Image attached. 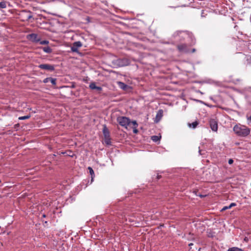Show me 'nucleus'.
<instances>
[{
  "label": "nucleus",
  "instance_id": "obj_1",
  "mask_svg": "<svg viewBox=\"0 0 251 251\" xmlns=\"http://www.w3.org/2000/svg\"><path fill=\"white\" fill-rule=\"evenodd\" d=\"M233 131L239 136L246 137L250 133V129L242 125H236L233 127Z\"/></svg>",
  "mask_w": 251,
  "mask_h": 251
},
{
  "label": "nucleus",
  "instance_id": "obj_2",
  "mask_svg": "<svg viewBox=\"0 0 251 251\" xmlns=\"http://www.w3.org/2000/svg\"><path fill=\"white\" fill-rule=\"evenodd\" d=\"M188 36V32L184 31H177L173 34V37L176 39V41H181Z\"/></svg>",
  "mask_w": 251,
  "mask_h": 251
},
{
  "label": "nucleus",
  "instance_id": "obj_3",
  "mask_svg": "<svg viewBox=\"0 0 251 251\" xmlns=\"http://www.w3.org/2000/svg\"><path fill=\"white\" fill-rule=\"evenodd\" d=\"M32 17V15L29 11L22 10L19 14V18L23 22L28 21Z\"/></svg>",
  "mask_w": 251,
  "mask_h": 251
},
{
  "label": "nucleus",
  "instance_id": "obj_4",
  "mask_svg": "<svg viewBox=\"0 0 251 251\" xmlns=\"http://www.w3.org/2000/svg\"><path fill=\"white\" fill-rule=\"evenodd\" d=\"M119 124L126 128L130 124V120L128 118L125 116L119 117L117 118Z\"/></svg>",
  "mask_w": 251,
  "mask_h": 251
},
{
  "label": "nucleus",
  "instance_id": "obj_5",
  "mask_svg": "<svg viewBox=\"0 0 251 251\" xmlns=\"http://www.w3.org/2000/svg\"><path fill=\"white\" fill-rule=\"evenodd\" d=\"M102 132L104 137V142L106 145H111V138L110 135V132L108 129L107 128L105 125L104 126Z\"/></svg>",
  "mask_w": 251,
  "mask_h": 251
},
{
  "label": "nucleus",
  "instance_id": "obj_6",
  "mask_svg": "<svg viewBox=\"0 0 251 251\" xmlns=\"http://www.w3.org/2000/svg\"><path fill=\"white\" fill-rule=\"evenodd\" d=\"M38 68L45 70H48L50 72H52L54 70L55 68L54 65L48 64H42L38 66Z\"/></svg>",
  "mask_w": 251,
  "mask_h": 251
},
{
  "label": "nucleus",
  "instance_id": "obj_7",
  "mask_svg": "<svg viewBox=\"0 0 251 251\" xmlns=\"http://www.w3.org/2000/svg\"><path fill=\"white\" fill-rule=\"evenodd\" d=\"M82 44L80 41L75 42L72 46L71 48V50L74 52H78V48L82 47Z\"/></svg>",
  "mask_w": 251,
  "mask_h": 251
},
{
  "label": "nucleus",
  "instance_id": "obj_8",
  "mask_svg": "<svg viewBox=\"0 0 251 251\" xmlns=\"http://www.w3.org/2000/svg\"><path fill=\"white\" fill-rule=\"evenodd\" d=\"M27 38L29 40L33 42L37 43L40 41V38L35 33H31L28 35Z\"/></svg>",
  "mask_w": 251,
  "mask_h": 251
},
{
  "label": "nucleus",
  "instance_id": "obj_9",
  "mask_svg": "<svg viewBox=\"0 0 251 251\" xmlns=\"http://www.w3.org/2000/svg\"><path fill=\"white\" fill-rule=\"evenodd\" d=\"M115 62L117 66L119 67H123L125 66H126L128 64V61L125 58H120L118 59L115 61Z\"/></svg>",
  "mask_w": 251,
  "mask_h": 251
},
{
  "label": "nucleus",
  "instance_id": "obj_10",
  "mask_svg": "<svg viewBox=\"0 0 251 251\" xmlns=\"http://www.w3.org/2000/svg\"><path fill=\"white\" fill-rule=\"evenodd\" d=\"M177 48L179 52H188L189 50L187 45L186 44H181L177 46Z\"/></svg>",
  "mask_w": 251,
  "mask_h": 251
},
{
  "label": "nucleus",
  "instance_id": "obj_11",
  "mask_svg": "<svg viewBox=\"0 0 251 251\" xmlns=\"http://www.w3.org/2000/svg\"><path fill=\"white\" fill-rule=\"evenodd\" d=\"M209 125L211 129L213 131H217L218 130V124L217 122L214 119L210 120L209 121Z\"/></svg>",
  "mask_w": 251,
  "mask_h": 251
},
{
  "label": "nucleus",
  "instance_id": "obj_12",
  "mask_svg": "<svg viewBox=\"0 0 251 251\" xmlns=\"http://www.w3.org/2000/svg\"><path fill=\"white\" fill-rule=\"evenodd\" d=\"M163 111L162 109H160L158 111L154 120L155 122L157 123L161 120L163 116Z\"/></svg>",
  "mask_w": 251,
  "mask_h": 251
},
{
  "label": "nucleus",
  "instance_id": "obj_13",
  "mask_svg": "<svg viewBox=\"0 0 251 251\" xmlns=\"http://www.w3.org/2000/svg\"><path fill=\"white\" fill-rule=\"evenodd\" d=\"M89 87L90 89L94 90L96 89L97 91H100L102 90V88L100 86H97L96 85V83L95 82H92L89 85Z\"/></svg>",
  "mask_w": 251,
  "mask_h": 251
},
{
  "label": "nucleus",
  "instance_id": "obj_14",
  "mask_svg": "<svg viewBox=\"0 0 251 251\" xmlns=\"http://www.w3.org/2000/svg\"><path fill=\"white\" fill-rule=\"evenodd\" d=\"M42 50L46 53H50L52 52V49L49 46L43 47Z\"/></svg>",
  "mask_w": 251,
  "mask_h": 251
},
{
  "label": "nucleus",
  "instance_id": "obj_15",
  "mask_svg": "<svg viewBox=\"0 0 251 251\" xmlns=\"http://www.w3.org/2000/svg\"><path fill=\"white\" fill-rule=\"evenodd\" d=\"M118 85L120 88L123 90H126L127 87V85L122 82H118Z\"/></svg>",
  "mask_w": 251,
  "mask_h": 251
},
{
  "label": "nucleus",
  "instance_id": "obj_16",
  "mask_svg": "<svg viewBox=\"0 0 251 251\" xmlns=\"http://www.w3.org/2000/svg\"><path fill=\"white\" fill-rule=\"evenodd\" d=\"M199 123L197 121H195L191 124H188V126L190 128H195L198 125Z\"/></svg>",
  "mask_w": 251,
  "mask_h": 251
},
{
  "label": "nucleus",
  "instance_id": "obj_17",
  "mask_svg": "<svg viewBox=\"0 0 251 251\" xmlns=\"http://www.w3.org/2000/svg\"><path fill=\"white\" fill-rule=\"evenodd\" d=\"M236 205V204L234 202H232L230 204V205L229 206H224L222 209V211H225L227 209H229V208H231L233 206H235Z\"/></svg>",
  "mask_w": 251,
  "mask_h": 251
},
{
  "label": "nucleus",
  "instance_id": "obj_18",
  "mask_svg": "<svg viewBox=\"0 0 251 251\" xmlns=\"http://www.w3.org/2000/svg\"><path fill=\"white\" fill-rule=\"evenodd\" d=\"M227 251H244L242 249L239 248L238 247H231L229 248Z\"/></svg>",
  "mask_w": 251,
  "mask_h": 251
},
{
  "label": "nucleus",
  "instance_id": "obj_19",
  "mask_svg": "<svg viewBox=\"0 0 251 251\" xmlns=\"http://www.w3.org/2000/svg\"><path fill=\"white\" fill-rule=\"evenodd\" d=\"M6 3L7 2L4 1H1L0 2V9L5 8L6 7Z\"/></svg>",
  "mask_w": 251,
  "mask_h": 251
},
{
  "label": "nucleus",
  "instance_id": "obj_20",
  "mask_svg": "<svg viewBox=\"0 0 251 251\" xmlns=\"http://www.w3.org/2000/svg\"><path fill=\"white\" fill-rule=\"evenodd\" d=\"M151 139L154 142H157L160 140V137L156 135L151 136Z\"/></svg>",
  "mask_w": 251,
  "mask_h": 251
},
{
  "label": "nucleus",
  "instance_id": "obj_21",
  "mask_svg": "<svg viewBox=\"0 0 251 251\" xmlns=\"http://www.w3.org/2000/svg\"><path fill=\"white\" fill-rule=\"evenodd\" d=\"M30 117V115H26V116H25L19 117L18 119L20 120H24L28 119Z\"/></svg>",
  "mask_w": 251,
  "mask_h": 251
},
{
  "label": "nucleus",
  "instance_id": "obj_22",
  "mask_svg": "<svg viewBox=\"0 0 251 251\" xmlns=\"http://www.w3.org/2000/svg\"><path fill=\"white\" fill-rule=\"evenodd\" d=\"M88 169L89 171V173H90V175H91L92 180L93 179V175H94V172L93 169L90 167H89Z\"/></svg>",
  "mask_w": 251,
  "mask_h": 251
},
{
  "label": "nucleus",
  "instance_id": "obj_23",
  "mask_svg": "<svg viewBox=\"0 0 251 251\" xmlns=\"http://www.w3.org/2000/svg\"><path fill=\"white\" fill-rule=\"evenodd\" d=\"M56 81V78L50 77V82L52 85H55Z\"/></svg>",
  "mask_w": 251,
  "mask_h": 251
},
{
  "label": "nucleus",
  "instance_id": "obj_24",
  "mask_svg": "<svg viewBox=\"0 0 251 251\" xmlns=\"http://www.w3.org/2000/svg\"><path fill=\"white\" fill-rule=\"evenodd\" d=\"M49 42L48 40H43L40 42L41 45H48Z\"/></svg>",
  "mask_w": 251,
  "mask_h": 251
},
{
  "label": "nucleus",
  "instance_id": "obj_25",
  "mask_svg": "<svg viewBox=\"0 0 251 251\" xmlns=\"http://www.w3.org/2000/svg\"><path fill=\"white\" fill-rule=\"evenodd\" d=\"M130 123H132V124L134 126L135 128H137L138 126V124L136 121H133L132 122L130 121Z\"/></svg>",
  "mask_w": 251,
  "mask_h": 251
},
{
  "label": "nucleus",
  "instance_id": "obj_26",
  "mask_svg": "<svg viewBox=\"0 0 251 251\" xmlns=\"http://www.w3.org/2000/svg\"><path fill=\"white\" fill-rule=\"evenodd\" d=\"M248 123L249 125L251 126V116H247Z\"/></svg>",
  "mask_w": 251,
  "mask_h": 251
},
{
  "label": "nucleus",
  "instance_id": "obj_27",
  "mask_svg": "<svg viewBox=\"0 0 251 251\" xmlns=\"http://www.w3.org/2000/svg\"><path fill=\"white\" fill-rule=\"evenodd\" d=\"M50 77H47L43 80V82L45 83H47L50 82Z\"/></svg>",
  "mask_w": 251,
  "mask_h": 251
},
{
  "label": "nucleus",
  "instance_id": "obj_28",
  "mask_svg": "<svg viewBox=\"0 0 251 251\" xmlns=\"http://www.w3.org/2000/svg\"><path fill=\"white\" fill-rule=\"evenodd\" d=\"M20 126V125L19 124H15L14 126V128L16 130H17L19 128Z\"/></svg>",
  "mask_w": 251,
  "mask_h": 251
},
{
  "label": "nucleus",
  "instance_id": "obj_29",
  "mask_svg": "<svg viewBox=\"0 0 251 251\" xmlns=\"http://www.w3.org/2000/svg\"><path fill=\"white\" fill-rule=\"evenodd\" d=\"M228 163L229 164H232L233 163V160L232 159H229Z\"/></svg>",
  "mask_w": 251,
  "mask_h": 251
},
{
  "label": "nucleus",
  "instance_id": "obj_30",
  "mask_svg": "<svg viewBox=\"0 0 251 251\" xmlns=\"http://www.w3.org/2000/svg\"><path fill=\"white\" fill-rule=\"evenodd\" d=\"M133 132L134 133H137L138 132V130H137V128H135V127H134Z\"/></svg>",
  "mask_w": 251,
  "mask_h": 251
},
{
  "label": "nucleus",
  "instance_id": "obj_31",
  "mask_svg": "<svg viewBox=\"0 0 251 251\" xmlns=\"http://www.w3.org/2000/svg\"><path fill=\"white\" fill-rule=\"evenodd\" d=\"M199 152L200 155H202L203 154V153H202V151L201 150H200V149H199Z\"/></svg>",
  "mask_w": 251,
  "mask_h": 251
},
{
  "label": "nucleus",
  "instance_id": "obj_32",
  "mask_svg": "<svg viewBox=\"0 0 251 251\" xmlns=\"http://www.w3.org/2000/svg\"><path fill=\"white\" fill-rule=\"evenodd\" d=\"M196 51V50L195 49H193L192 50V52H194Z\"/></svg>",
  "mask_w": 251,
  "mask_h": 251
},
{
  "label": "nucleus",
  "instance_id": "obj_33",
  "mask_svg": "<svg viewBox=\"0 0 251 251\" xmlns=\"http://www.w3.org/2000/svg\"><path fill=\"white\" fill-rule=\"evenodd\" d=\"M192 245H193V243H190V244H189V246H192Z\"/></svg>",
  "mask_w": 251,
  "mask_h": 251
},
{
  "label": "nucleus",
  "instance_id": "obj_34",
  "mask_svg": "<svg viewBox=\"0 0 251 251\" xmlns=\"http://www.w3.org/2000/svg\"><path fill=\"white\" fill-rule=\"evenodd\" d=\"M42 217H44V218L46 217V215L45 214H43L42 215Z\"/></svg>",
  "mask_w": 251,
  "mask_h": 251
},
{
  "label": "nucleus",
  "instance_id": "obj_35",
  "mask_svg": "<svg viewBox=\"0 0 251 251\" xmlns=\"http://www.w3.org/2000/svg\"><path fill=\"white\" fill-rule=\"evenodd\" d=\"M250 62L251 63V57L249 59Z\"/></svg>",
  "mask_w": 251,
  "mask_h": 251
},
{
  "label": "nucleus",
  "instance_id": "obj_36",
  "mask_svg": "<svg viewBox=\"0 0 251 251\" xmlns=\"http://www.w3.org/2000/svg\"><path fill=\"white\" fill-rule=\"evenodd\" d=\"M244 240H245V241H247V238H245Z\"/></svg>",
  "mask_w": 251,
  "mask_h": 251
}]
</instances>
